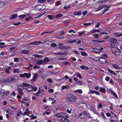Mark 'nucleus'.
<instances>
[{
    "label": "nucleus",
    "mask_w": 122,
    "mask_h": 122,
    "mask_svg": "<svg viewBox=\"0 0 122 122\" xmlns=\"http://www.w3.org/2000/svg\"><path fill=\"white\" fill-rule=\"evenodd\" d=\"M38 76V75L37 73H36L34 75L33 78L36 80Z\"/></svg>",
    "instance_id": "26"
},
{
    "label": "nucleus",
    "mask_w": 122,
    "mask_h": 122,
    "mask_svg": "<svg viewBox=\"0 0 122 122\" xmlns=\"http://www.w3.org/2000/svg\"><path fill=\"white\" fill-rule=\"evenodd\" d=\"M11 68V67L10 66H8L7 68L5 69V71L7 74H9L10 73L9 70Z\"/></svg>",
    "instance_id": "13"
},
{
    "label": "nucleus",
    "mask_w": 122,
    "mask_h": 122,
    "mask_svg": "<svg viewBox=\"0 0 122 122\" xmlns=\"http://www.w3.org/2000/svg\"><path fill=\"white\" fill-rule=\"evenodd\" d=\"M100 32L99 30L94 29L93 30L90 31L89 33H92L96 32Z\"/></svg>",
    "instance_id": "22"
},
{
    "label": "nucleus",
    "mask_w": 122,
    "mask_h": 122,
    "mask_svg": "<svg viewBox=\"0 0 122 122\" xmlns=\"http://www.w3.org/2000/svg\"><path fill=\"white\" fill-rule=\"evenodd\" d=\"M22 52L23 53L25 54H26L28 53V51H26V50H23L22 51Z\"/></svg>",
    "instance_id": "47"
},
{
    "label": "nucleus",
    "mask_w": 122,
    "mask_h": 122,
    "mask_svg": "<svg viewBox=\"0 0 122 122\" xmlns=\"http://www.w3.org/2000/svg\"><path fill=\"white\" fill-rule=\"evenodd\" d=\"M11 108L13 110H15L16 108L15 107L13 106H10Z\"/></svg>",
    "instance_id": "63"
},
{
    "label": "nucleus",
    "mask_w": 122,
    "mask_h": 122,
    "mask_svg": "<svg viewBox=\"0 0 122 122\" xmlns=\"http://www.w3.org/2000/svg\"><path fill=\"white\" fill-rule=\"evenodd\" d=\"M114 35L117 37H120L122 36V33L119 34L118 33L116 32L114 33Z\"/></svg>",
    "instance_id": "25"
},
{
    "label": "nucleus",
    "mask_w": 122,
    "mask_h": 122,
    "mask_svg": "<svg viewBox=\"0 0 122 122\" xmlns=\"http://www.w3.org/2000/svg\"><path fill=\"white\" fill-rule=\"evenodd\" d=\"M24 86L23 84L19 85L18 86V90H22L24 88Z\"/></svg>",
    "instance_id": "18"
},
{
    "label": "nucleus",
    "mask_w": 122,
    "mask_h": 122,
    "mask_svg": "<svg viewBox=\"0 0 122 122\" xmlns=\"http://www.w3.org/2000/svg\"><path fill=\"white\" fill-rule=\"evenodd\" d=\"M8 114L10 115H13V112L11 110L9 109Z\"/></svg>",
    "instance_id": "46"
},
{
    "label": "nucleus",
    "mask_w": 122,
    "mask_h": 122,
    "mask_svg": "<svg viewBox=\"0 0 122 122\" xmlns=\"http://www.w3.org/2000/svg\"><path fill=\"white\" fill-rule=\"evenodd\" d=\"M12 79L11 78H9L6 79L5 80H4L2 81L5 83H11L12 81Z\"/></svg>",
    "instance_id": "7"
},
{
    "label": "nucleus",
    "mask_w": 122,
    "mask_h": 122,
    "mask_svg": "<svg viewBox=\"0 0 122 122\" xmlns=\"http://www.w3.org/2000/svg\"><path fill=\"white\" fill-rule=\"evenodd\" d=\"M18 15L17 14H14L10 18L11 19H14L17 17Z\"/></svg>",
    "instance_id": "23"
},
{
    "label": "nucleus",
    "mask_w": 122,
    "mask_h": 122,
    "mask_svg": "<svg viewBox=\"0 0 122 122\" xmlns=\"http://www.w3.org/2000/svg\"><path fill=\"white\" fill-rule=\"evenodd\" d=\"M110 6L109 7H107V8H105L103 11L102 13V15L104 13L106 12L108 10H109V8L110 7Z\"/></svg>",
    "instance_id": "28"
},
{
    "label": "nucleus",
    "mask_w": 122,
    "mask_h": 122,
    "mask_svg": "<svg viewBox=\"0 0 122 122\" xmlns=\"http://www.w3.org/2000/svg\"><path fill=\"white\" fill-rule=\"evenodd\" d=\"M81 55L82 56H87V54L86 52L83 51L81 52Z\"/></svg>",
    "instance_id": "37"
},
{
    "label": "nucleus",
    "mask_w": 122,
    "mask_h": 122,
    "mask_svg": "<svg viewBox=\"0 0 122 122\" xmlns=\"http://www.w3.org/2000/svg\"><path fill=\"white\" fill-rule=\"evenodd\" d=\"M90 92L92 94H93L95 93L97 95H99L100 94V93L97 91H93L92 90L90 91Z\"/></svg>",
    "instance_id": "17"
},
{
    "label": "nucleus",
    "mask_w": 122,
    "mask_h": 122,
    "mask_svg": "<svg viewBox=\"0 0 122 122\" xmlns=\"http://www.w3.org/2000/svg\"><path fill=\"white\" fill-rule=\"evenodd\" d=\"M65 33L64 31H62L60 33V35L62 36L65 34Z\"/></svg>",
    "instance_id": "58"
},
{
    "label": "nucleus",
    "mask_w": 122,
    "mask_h": 122,
    "mask_svg": "<svg viewBox=\"0 0 122 122\" xmlns=\"http://www.w3.org/2000/svg\"><path fill=\"white\" fill-rule=\"evenodd\" d=\"M92 51L97 53H100V51L99 50V49H93Z\"/></svg>",
    "instance_id": "27"
},
{
    "label": "nucleus",
    "mask_w": 122,
    "mask_h": 122,
    "mask_svg": "<svg viewBox=\"0 0 122 122\" xmlns=\"http://www.w3.org/2000/svg\"><path fill=\"white\" fill-rule=\"evenodd\" d=\"M112 93L113 95L115 97L116 99H118V97L117 94L114 92H112Z\"/></svg>",
    "instance_id": "35"
},
{
    "label": "nucleus",
    "mask_w": 122,
    "mask_h": 122,
    "mask_svg": "<svg viewBox=\"0 0 122 122\" xmlns=\"http://www.w3.org/2000/svg\"><path fill=\"white\" fill-rule=\"evenodd\" d=\"M75 75L79 78L81 79L82 78V76L81 75L80 73L79 72H77L75 74Z\"/></svg>",
    "instance_id": "19"
},
{
    "label": "nucleus",
    "mask_w": 122,
    "mask_h": 122,
    "mask_svg": "<svg viewBox=\"0 0 122 122\" xmlns=\"http://www.w3.org/2000/svg\"><path fill=\"white\" fill-rule=\"evenodd\" d=\"M46 0H38V2L39 3H43L45 2Z\"/></svg>",
    "instance_id": "44"
},
{
    "label": "nucleus",
    "mask_w": 122,
    "mask_h": 122,
    "mask_svg": "<svg viewBox=\"0 0 122 122\" xmlns=\"http://www.w3.org/2000/svg\"><path fill=\"white\" fill-rule=\"evenodd\" d=\"M92 24V23H85L83 25L84 26H88L89 25H90Z\"/></svg>",
    "instance_id": "41"
},
{
    "label": "nucleus",
    "mask_w": 122,
    "mask_h": 122,
    "mask_svg": "<svg viewBox=\"0 0 122 122\" xmlns=\"http://www.w3.org/2000/svg\"><path fill=\"white\" fill-rule=\"evenodd\" d=\"M41 43V42L40 41H35L32 42L29 44V45H38L39 44Z\"/></svg>",
    "instance_id": "9"
},
{
    "label": "nucleus",
    "mask_w": 122,
    "mask_h": 122,
    "mask_svg": "<svg viewBox=\"0 0 122 122\" xmlns=\"http://www.w3.org/2000/svg\"><path fill=\"white\" fill-rule=\"evenodd\" d=\"M53 31H46L42 32L41 34L42 35H43L44 34L46 33H51Z\"/></svg>",
    "instance_id": "38"
},
{
    "label": "nucleus",
    "mask_w": 122,
    "mask_h": 122,
    "mask_svg": "<svg viewBox=\"0 0 122 122\" xmlns=\"http://www.w3.org/2000/svg\"><path fill=\"white\" fill-rule=\"evenodd\" d=\"M63 64L64 65H69V64L70 63L69 62H67V61H65V62H64L63 63Z\"/></svg>",
    "instance_id": "55"
},
{
    "label": "nucleus",
    "mask_w": 122,
    "mask_h": 122,
    "mask_svg": "<svg viewBox=\"0 0 122 122\" xmlns=\"http://www.w3.org/2000/svg\"><path fill=\"white\" fill-rule=\"evenodd\" d=\"M99 60L102 63H104L106 62V59L104 57H102L100 58L99 59Z\"/></svg>",
    "instance_id": "8"
},
{
    "label": "nucleus",
    "mask_w": 122,
    "mask_h": 122,
    "mask_svg": "<svg viewBox=\"0 0 122 122\" xmlns=\"http://www.w3.org/2000/svg\"><path fill=\"white\" fill-rule=\"evenodd\" d=\"M28 15H26L25 14L22 15H19V17L20 19H23L27 17Z\"/></svg>",
    "instance_id": "20"
},
{
    "label": "nucleus",
    "mask_w": 122,
    "mask_h": 122,
    "mask_svg": "<svg viewBox=\"0 0 122 122\" xmlns=\"http://www.w3.org/2000/svg\"><path fill=\"white\" fill-rule=\"evenodd\" d=\"M67 101L72 103L75 102L77 100V98L76 96L72 94H70L66 99Z\"/></svg>",
    "instance_id": "1"
},
{
    "label": "nucleus",
    "mask_w": 122,
    "mask_h": 122,
    "mask_svg": "<svg viewBox=\"0 0 122 122\" xmlns=\"http://www.w3.org/2000/svg\"><path fill=\"white\" fill-rule=\"evenodd\" d=\"M9 93V92L8 91L2 90L0 91V97H1L3 96H6Z\"/></svg>",
    "instance_id": "4"
},
{
    "label": "nucleus",
    "mask_w": 122,
    "mask_h": 122,
    "mask_svg": "<svg viewBox=\"0 0 122 122\" xmlns=\"http://www.w3.org/2000/svg\"><path fill=\"white\" fill-rule=\"evenodd\" d=\"M42 90L40 89H39L37 92L39 94H40L41 93L42 91Z\"/></svg>",
    "instance_id": "54"
},
{
    "label": "nucleus",
    "mask_w": 122,
    "mask_h": 122,
    "mask_svg": "<svg viewBox=\"0 0 122 122\" xmlns=\"http://www.w3.org/2000/svg\"><path fill=\"white\" fill-rule=\"evenodd\" d=\"M23 99V101H27L28 100V98H26L25 97H24Z\"/></svg>",
    "instance_id": "51"
},
{
    "label": "nucleus",
    "mask_w": 122,
    "mask_h": 122,
    "mask_svg": "<svg viewBox=\"0 0 122 122\" xmlns=\"http://www.w3.org/2000/svg\"><path fill=\"white\" fill-rule=\"evenodd\" d=\"M107 5H102L101 6L99 7L100 9L101 10L103 9L104 8H106L107 7Z\"/></svg>",
    "instance_id": "39"
},
{
    "label": "nucleus",
    "mask_w": 122,
    "mask_h": 122,
    "mask_svg": "<svg viewBox=\"0 0 122 122\" xmlns=\"http://www.w3.org/2000/svg\"><path fill=\"white\" fill-rule=\"evenodd\" d=\"M24 115H27V116H29V113H27L25 111L24 112Z\"/></svg>",
    "instance_id": "60"
},
{
    "label": "nucleus",
    "mask_w": 122,
    "mask_h": 122,
    "mask_svg": "<svg viewBox=\"0 0 122 122\" xmlns=\"http://www.w3.org/2000/svg\"><path fill=\"white\" fill-rule=\"evenodd\" d=\"M93 36L96 38H98V37L99 36L98 35H97L96 34H94L93 35Z\"/></svg>",
    "instance_id": "57"
},
{
    "label": "nucleus",
    "mask_w": 122,
    "mask_h": 122,
    "mask_svg": "<svg viewBox=\"0 0 122 122\" xmlns=\"http://www.w3.org/2000/svg\"><path fill=\"white\" fill-rule=\"evenodd\" d=\"M19 69H14V73L19 72H20V71H19Z\"/></svg>",
    "instance_id": "32"
},
{
    "label": "nucleus",
    "mask_w": 122,
    "mask_h": 122,
    "mask_svg": "<svg viewBox=\"0 0 122 122\" xmlns=\"http://www.w3.org/2000/svg\"><path fill=\"white\" fill-rule=\"evenodd\" d=\"M24 76H25L26 77V78H28L30 77L31 74L30 73L28 74L27 73H25Z\"/></svg>",
    "instance_id": "21"
},
{
    "label": "nucleus",
    "mask_w": 122,
    "mask_h": 122,
    "mask_svg": "<svg viewBox=\"0 0 122 122\" xmlns=\"http://www.w3.org/2000/svg\"><path fill=\"white\" fill-rule=\"evenodd\" d=\"M79 117L81 119H87V114L85 112H82L80 113V114Z\"/></svg>",
    "instance_id": "5"
},
{
    "label": "nucleus",
    "mask_w": 122,
    "mask_h": 122,
    "mask_svg": "<svg viewBox=\"0 0 122 122\" xmlns=\"http://www.w3.org/2000/svg\"><path fill=\"white\" fill-rule=\"evenodd\" d=\"M63 15H62L61 14H59L55 16L56 18L58 19L60 17H61Z\"/></svg>",
    "instance_id": "29"
},
{
    "label": "nucleus",
    "mask_w": 122,
    "mask_h": 122,
    "mask_svg": "<svg viewBox=\"0 0 122 122\" xmlns=\"http://www.w3.org/2000/svg\"><path fill=\"white\" fill-rule=\"evenodd\" d=\"M54 54L55 55H63L64 54L63 53H62L60 52H58L57 53H54Z\"/></svg>",
    "instance_id": "34"
},
{
    "label": "nucleus",
    "mask_w": 122,
    "mask_h": 122,
    "mask_svg": "<svg viewBox=\"0 0 122 122\" xmlns=\"http://www.w3.org/2000/svg\"><path fill=\"white\" fill-rule=\"evenodd\" d=\"M74 92L76 93H82V92L81 89H78L74 91Z\"/></svg>",
    "instance_id": "24"
},
{
    "label": "nucleus",
    "mask_w": 122,
    "mask_h": 122,
    "mask_svg": "<svg viewBox=\"0 0 122 122\" xmlns=\"http://www.w3.org/2000/svg\"><path fill=\"white\" fill-rule=\"evenodd\" d=\"M61 4V2L60 1H57L56 3V5L58 6Z\"/></svg>",
    "instance_id": "40"
},
{
    "label": "nucleus",
    "mask_w": 122,
    "mask_h": 122,
    "mask_svg": "<svg viewBox=\"0 0 122 122\" xmlns=\"http://www.w3.org/2000/svg\"><path fill=\"white\" fill-rule=\"evenodd\" d=\"M21 24V23L19 22H16L15 23H13V24L15 25H18L20 24Z\"/></svg>",
    "instance_id": "45"
},
{
    "label": "nucleus",
    "mask_w": 122,
    "mask_h": 122,
    "mask_svg": "<svg viewBox=\"0 0 122 122\" xmlns=\"http://www.w3.org/2000/svg\"><path fill=\"white\" fill-rule=\"evenodd\" d=\"M70 7V5H69V6H64V8L65 9H67Z\"/></svg>",
    "instance_id": "62"
},
{
    "label": "nucleus",
    "mask_w": 122,
    "mask_h": 122,
    "mask_svg": "<svg viewBox=\"0 0 122 122\" xmlns=\"http://www.w3.org/2000/svg\"><path fill=\"white\" fill-rule=\"evenodd\" d=\"M4 3L1 1H0V8H1L4 6Z\"/></svg>",
    "instance_id": "30"
},
{
    "label": "nucleus",
    "mask_w": 122,
    "mask_h": 122,
    "mask_svg": "<svg viewBox=\"0 0 122 122\" xmlns=\"http://www.w3.org/2000/svg\"><path fill=\"white\" fill-rule=\"evenodd\" d=\"M18 92L19 94L21 96H22L24 94V93H23L22 90H18Z\"/></svg>",
    "instance_id": "33"
},
{
    "label": "nucleus",
    "mask_w": 122,
    "mask_h": 122,
    "mask_svg": "<svg viewBox=\"0 0 122 122\" xmlns=\"http://www.w3.org/2000/svg\"><path fill=\"white\" fill-rule=\"evenodd\" d=\"M112 66L115 69H116L118 70L120 68L116 64H113L112 65Z\"/></svg>",
    "instance_id": "31"
},
{
    "label": "nucleus",
    "mask_w": 122,
    "mask_h": 122,
    "mask_svg": "<svg viewBox=\"0 0 122 122\" xmlns=\"http://www.w3.org/2000/svg\"><path fill=\"white\" fill-rule=\"evenodd\" d=\"M32 90L34 92L36 91L37 89V87H34L33 88L32 87Z\"/></svg>",
    "instance_id": "50"
},
{
    "label": "nucleus",
    "mask_w": 122,
    "mask_h": 122,
    "mask_svg": "<svg viewBox=\"0 0 122 122\" xmlns=\"http://www.w3.org/2000/svg\"><path fill=\"white\" fill-rule=\"evenodd\" d=\"M36 64H37L41 65L44 64L43 61V60H38L37 61Z\"/></svg>",
    "instance_id": "15"
},
{
    "label": "nucleus",
    "mask_w": 122,
    "mask_h": 122,
    "mask_svg": "<svg viewBox=\"0 0 122 122\" xmlns=\"http://www.w3.org/2000/svg\"><path fill=\"white\" fill-rule=\"evenodd\" d=\"M103 107V106L102 104L100 103L98 105V107L99 108H102Z\"/></svg>",
    "instance_id": "52"
},
{
    "label": "nucleus",
    "mask_w": 122,
    "mask_h": 122,
    "mask_svg": "<svg viewBox=\"0 0 122 122\" xmlns=\"http://www.w3.org/2000/svg\"><path fill=\"white\" fill-rule=\"evenodd\" d=\"M44 50H43L41 51L37 52L36 53L39 54H44Z\"/></svg>",
    "instance_id": "49"
},
{
    "label": "nucleus",
    "mask_w": 122,
    "mask_h": 122,
    "mask_svg": "<svg viewBox=\"0 0 122 122\" xmlns=\"http://www.w3.org/2000/svg\"><path fill=\"white\" fill-rule=\"evenodd\" d=\"M94 41L96 42H98V43L103 42H104V41H100L96 40H94Z\"/></svg>",
    "instance_id": "53"
},
{
    "label": "nucleus",
    "mask_w": 122,
    "mask_h": 122,
    "mask_svg": "<svg viewBox=\"0 0 122 122\" xmlns=\"http://www.w3.org/2000/svg\"><path fill=\"white\" fill-rule=\"evenodd\" d=\"M49 58L47 57H45L44 59V64H46L47 62L49 61Z\"/></svg>",
    "instance_id": "16"
},
{
    "label": "nucleus",
    "mask_w": 122,
    "mask_h": 122,
    "mask_svg": "<svg viewBox=\"0 0 122 122\" xmlns=\"http://www.w3.org/2000/svg\"><path fill=\"white\" fill-rule=\"evenodd\" d=\"M112 48H113L112 49V51L113 54L117 56L120 54L121 50L120 49L116 48V46Z\"/></svg>",
    "instance_id": "3"
},
{
    "label": "nucleus",
    "mask_w": 122,
    "mask_h": 122,
    "mask_svg": "<svg viewBox=\"0 0 122 122\" xmlns=\"http://www.w3.org/2000/svg\"><path fill=\"white\" fill-rule=\"evenodd\" d=\"M34 55L35 57H36L41 58L42 57L41 55H39L37 54H34Z\"/></svg>",
    "instance_id": "36"
},
{
    "label": "nucleus",
    "mask_w": 122,
    "mask_h": 122,
    "mask_svg": "<svg viewBox=\"0 0 122 122\" xmlns=\"http://www.w3.org/2000/svg\"><path fill=\"white\" fill-rule=\"evenodd\" d=\"M40 68V66H37L36 65H35L33 67V68L34 69H39Z\"/></svg>",
    "instance_id": "43"
},
{
    "label": "nucleus",
    "mask_w": 122,
    "mask_h": 122,
    "mask_svg": "<svg viewBox=\"0 0 122 122\" xmlns=\"http://www.w3.org/2000/svg\"><path fill=\"white\" fill-rule=\"evenodd\" d=\"M81 14V11L80 10H79L77 12L75 11L73 13V15H80Z\"/></svg>",
    "instance_id": "12"
},
{
    "label": "nucleus",
    "mask_w": 122,
    "mask_h": 122,
    "mask_svg": "<svg viewBox=\"0 0 122 122\" xmlns=\"http://www.w3.org/2000/svg\"><path fill=\"white\" fill-rule=\"evenodd\" d=\"M80 67L83 70H87L89 69V67L88 66L84 65L81 66Z\"/></svg>",
    "instance_id": "14"
},
{
    "label": "nucleus",
    "mask_w": 122,
    "mask_h": 122,
    "mask_svg": "<svg viewBox=\"0 0 122 122\" xmlns=\"http://www.w3.org/2000/svg\"><path fill=\"white\" fill-rule=\"evenodd\" d=\"M25 86L27 87L26 88L27 90L28 91H31L33 89L32 86L30 84H23Z\"/></svg>",
    "instance_id": "6"
},
{
    "label": "nucleus",
    "mask_w": 122,
    "mask_h": 122,
    "mask_svg": "<svg viewBox=\"0 0 122 122\" xmlns=\"http://www.w3.org/2000/svg\"><path fill=\"white\" fill-rule=\"evenodd\" d=\"M106 115L108 117H110L111 116V114L110 113L108 112L106 113Z\"/></svg>",
    "instance_id": "64"
},
{
    "label": "nucleus",
    "mask_w": 122,
    "mask_h": 122,
    "mask_svg": "<svg viewBox=\"0 0 122 122\" xmlns=\"http://www.w3.org/2000/svg\"><path fill=\"white\" fill-rule=\"evenodd\" d=\"M87 119L88 118H91L92 117H91L90 115L89 114H87Z\"/></svg>",
    "instance_id": "56"
},
{
    "label": "nucleus",
    "mask_w": 122,
    "mask_h": 122,
    "mask_svg": "<svg viewBox=\"0 0 122 122\" xmlns=\"http://www.w3.org/2000/svg\"><path fill=\"white\" fill-rule=\"evenodd\" d=\"M47 81L50 83H52V79L51 78H48L47 80Z\"/></svg>",
    "instance_id": "48"
},
{
    "label": "nucleus",
    "mask_w": 122,
    "mask_h": 122,
    "mask_svg": "<svg viewBox=\"0 0 122 122\" xmlns=\"http://www.w3.org/2000/svg\"><path fill=\"white\" fill-rule=\"evenodd\" d=\"M25 112H26L27 113H29V114L30 113V112L29 111V109L28 108H26L25 110Z\"/></svg>",
    "instance_id": "59"
},
{
    "label": "nucleus",
    "mask_w": 122,
    "mask_h": 122,
    "mask_svg": "<svg viewBox=\"0 0 122 122\" xmlns=\"http://www.w3.org/2000/svg\"><path fill=\"white\" fill-rule=\"evenodd\" d=\"M110 41L112 43L110 44V45L112 47L117 46L118 45V43L117 42V40L114 38H112L109 39Z\"/></svg>",
    "instance_id": "2"
},
{
    "label": "nucleus",
    "mask_w": 122,
    "mask_h": 122,
    "mask_svg": "<svg viewBox=\"0 0 122 122\" xmlns=\"http://www.w3.org/2000/svg\"><path fill=\"white\" fill-rule=\"evenodd\" d=\"M56 116L59 117H60L61 116V113H59L56 114Z\"/></svg>",
    "instance_id": "61"
},
{
    "label": "nucleus",
    "mask_w": 122,
    "mask_h": 122,
    "mask_svg": "<svg viewBox=\"0 0 122 122\" xmlns=\"http://www.w3.org/2000/svg\"><path fill=\"white\" fill-rule=\"evenodd\" d=\"M18 77L16 75H15L14 76L12 77L11 78L12 79V81H15L18 80Z\"/></svg>",
    "instance_id": "10"
},
{
    "label": "nucleus",
    "mask_w": 122,
    "mask_h": 122,
    "mask_svg": "<svg viewBox=\"0 0 122 122\" xmlns=\"http://www.w3.org/2000/svg\"><path fill=\"white\" fill-rule=\"evenodd\" d=\"M33 115H31L30 116V117H31L32 118H31V119L32 120L34 119H36V118L37 117L36 116H33Z\"/></svg>",
    "instance_id": "42"
},
{
    "label": "nucleus",
    "mask_w": 122,
    "mask_h": 122,
    "mask_svg": "<svg viewBox=\"0 0 122 122\" xmlns=\"http://www.w3.org/2000/svg\"><path fill=\"white\" fill-rule=\"evenodd\" d=\"M100 92L102 93H105L106 92V90L105 89L102 87H100L99 88Z\"/></svg>",
    "instance_id": "11"
}]
</instances>
